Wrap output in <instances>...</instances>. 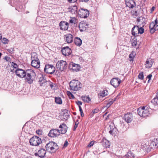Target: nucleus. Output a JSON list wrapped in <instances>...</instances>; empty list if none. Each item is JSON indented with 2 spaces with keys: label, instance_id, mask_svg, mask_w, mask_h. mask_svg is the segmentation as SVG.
Segmentation results:
<instances>
[{
  "label": "nucleus",
  "instance_id": "obj_13",
  "mask_svg": "<svg viewBox=\"0 0 158 158\" xmlns=\"http://www.w3.org/2000/svg\"><path fill=\"white\" fill-rule=\"evenodd\" d=\"M137 21L139 22L140 27H143L146 24V19L142 16L137 19Z\"/></svg>",
  "mask_w": 158,
  "mask_h": 158
},
{
  "label": "nucleus",
  "instance_id": "obj_43",
  "mask_svg": "<svg viewBox=\"0 0 158 158\" xmlns=\"http://www.w3.org/2000/svg\"><path fill=\"white\" fill-rule=\"evenodd\" d=\"M2 42L4 44H6L8 43V40L7 39L3 38L2 40Z\"/></svg>",
  "mask_w": 158,
  "mask_h": 158
},
{
  "label": "nucleus",
  "instance_id": "obj_7",
  "mask_svg": "<svg viewBox=\"0 0 158 158\" xmlns=\"http://www.w3.org/2000/svg\"><path fill=\"white\" fill-rule=\"evenodd\" d=\"M121 82V80L118 77L112 78L110 81V84L115 88L118 87Z\"/></svg>",
  "mask_w": 158,
  "mask_h": 158
},
{
  "label": "nucleus",
  "instance_id": "obj_28",
  "mask_svg": "<svg viewBox=\"0 0 158 158\" xmlns=\"http://www.w3.org/2000/svg\"><path fill=\"white\" fill-rule=\"evenodd\" d=\"M155 139H154V140L152 141H150L149 143V146L151 148H153V147L156 148V141L155 140Z\"/></svg>",
  "mask_w": 158,
  "mask_h": 158
},
{
  "label": "nucleus",
  "instance_id": "obj_33",
  "mask_svg": "<svg viewBox=\"0 0 158 158\" xmlns=\"http://www.w3.org/2000/svg\"><path fill=\"white\" fill-rule=\"evenodd\" d=\"M113 103V100L110 99L109 100L108 102L106 103V107L109 108Z\"/></svg>",
  "mask_w": 158,
  "mask_h": 158
},
{
  "label": "nucleus",
  "instance_id": "obj_25",
  "mask_svg": "<svg viewBox=\"0 0 158 158\" xmlns=\"http://www.w3.org/2000/svg\"><path fill=\"white\" fill-rule=\"evenodd\" d=\"M47 81V80L45 79L44 77H40L39 79V82H40V84L41 86L45 85V83H46Z\"/></svg>",
  "mask_w": 158,
  "mask_h": 158
},
{
  "label": "nucleus",
  "instance_id": "obj_4",
  "mask_svg": "<svg viewBox=\"0 0 158 158\" xmlns=\"http://www.w3.org/2000/svg\"><path fill=\"white\" fill-rule=\"evenodd\" d=\"M143 27L141 26L139 27L138 26H134L131 30L132 35L135 36H136L138 33L143 34L144 32V29Z\"/></svg>",
  "mask_w": 158,
  "mask_h": 158
},
{
  "label": "nucleus",
  "instance_id": "obj_5",
  "mask_svg": "<svg viewBox=\"0 0 158 158\" xmlns=\"http://www.w3.org/2000/svg\"><path fill=\"white\" fill-rule=\"evenodd\" d=\"M29 142L31 145L37 146L41 143L42 140L41 139L38 137L33 136L30 139Z\"/></svg>",
  "mask_w": 158,
  "mask_h": 158
},
{
  "label": "nucleus",
  "instance_id": "obj_57",
  "mask_svg": "<svg viewBox=\"0 0 158 158\" xmlns=\"http://www.w3.org/2000/svg\"><path fill=\"white\" fill-rule=\"evenodd\" d=\"M77 1V0H68V1L69 2L73 3Z\"/></svg>",
  "mask_w": 158,
  "mask_h": 158
},
{
  "label": "nucleus",
  "instance_id": "obj_53",
  "mask_svg": "<svg viewBox=\"0 0 158 158\" xmlns=\"http://www.w3.org/2000/svg\"><path fill=\"white\" fill-rule=\"evenodd\" d=\"M54 143H56L52 141L50 142V145L54 147V146H55V145L54 144Z\"/></svg>",
  "mask_w": 158,
  "mask_h": 158
},
{
  "label": "nucleus",
  "instance_id": "obj_6",
  "mask_svg": "<svg viewBox=\"0 0 158 158\" xmlns=\"http://www.w3.org/2000/svg\"><path fill=\"white\" fill-rule=\"evenodd\" d=\"M67 64L66 62L64 60L59 61L56 64L57 68L61 71H63L67 68Z\"/></svg>",
  "mask_w": 158,
  "mask_h": 158
},
{
  "label": "nucleus",
  "instance_id": "obj_34",
  "mask_svg": "<svg viewBox=\"0 0 158 158\" xmlns=\"http://www.w3.org/2000/svg\"><path fill=\"white\" fill-rule=\"evenodd\" d=\"M124 123H121V126L122 127V129H121V130L123 131H125L128 128V126H125Z\"/></svg>",
  "mask_w": 158,
  "mask_h": 158
},
{
  "label": "nucleus",
  "instance_id": "obj_17",
  "mask_svg": "<svg viewBox=\"0 0 158 158\" xmlns=\"http://www.w3.org/2000/svg\"><path fill=\"white\" fill-rule=\"evenodd\" d=\"M82 14V16L84 18H86L89 15V11L86 9H81L79 11Z\"/></svg>",
  "mask_w": 158,
  "mask_h": 158
},
{
  "label": "nucleus",
  "instance_id": "obj_21",
  "mask_svg": "<svg viewBox=\"0 0 158 158\" xmlns=\"http://www.w3.org/2000/svg\"><path fill=\"white\" fill-rule=\"evenodd\" d=\"M155 25L153 22L151 23L149 25L150 32L151 33H154L155 31Z\"/></svg>",
  "mask_w": 158,
  "mask_h": 158
},
{
  "label": "nucleus",
  "instance_id": "obj_41",
  "mask_svg": "<svg viewBox=\"0 0 158 158\" xmlns=\"http://www.w3.org/2000/svg\"><path fill=\"white\" fill-rule=\"evenodd\" d=\"M67 94L70 98L74 99L75 98L74 95L70 91H67Z\"/></svg>",
  "mask_w": 158,
  "mask_h": 158
},
{
  "label": "nucleus",
  "instance_id": "obj_47",
  "mask_svg": "<svg viewBox=\"0 0 158 158\" xmlns=\"http://www.w3.org/2000/svg\"><path fill=\"white\" fill-rule=\"evenodd\" d=\"M78 121H76L75 123V125H74V128H73V130L74 131H75L76 128H77V125H78Z\"/></svg>",
  "mask_w": 158,
  "mask_h": 158
},
{
  "label": "nucleus",
  "instance_id": "obj_9",
  "mask_svg": "<svg viewBox=\"0 0 158 158\" xmlns=\"http://www.w3.org/2000/svg\"><path fill=\"white\" fill-rule=\"evenodd\" d=\"M88 27V24L86 22H81L79 24V28L81 31H85Z\"/></svg>",
  "mask_w": 158,
  "mask_h": 158
},
{
  "label": "nucleus",
  "instance_id": "obj_30",
  "mask_svg": "<svg viewBox=\"0 0 158 158\" xmlns=\"http://www.w3.org/2000/svg\"><path fill=\"white\" fill-rule=\"evenodd\" d=\"M55 102L56 103L59 104H61L62 103L61 99L60 97H55Z\"/></svg>",
  "mask_w": 158,
  "mask_h": 158
},
{
  "label": "nucleus",
  "instance_id": "obj_46",
  "mask_svg": "<svg viewBox=\"0 0 158 158\" xmlns=\"http://www.w3.org/2000/svg\"><path fill=\"white\" fill-rule=\"evenodd\" d=\"M94 143V141H92L89 143V144L88 145V147H91L93 146Z\"/></svg>",
  "mask_w": 158,
  "mask_h": 158
},
{
  "label": "nucleus",
  "instance_id": "obj_37",
  "mask_svg": "<svg viewBox=\"0 0 158 158\" xmlns=\"http://www.w3.org/2000/svg\"><path fill=\"white\" fill-rule=\"evenodd\" d=\"M52 70V72H50V74H53L55 71V68L52 65L50 64V71Z\"/></svg>",
  "mask_w": 158,
  "mask_h": 158
},
{
  "label": "nucleus",
  "instance_id": "obj_42",
  "mask_svg": "<svg viewBox=\"0 0 158 158\" xmlns=\"http://www.w3.org/2000/svg\"><path fill=\"white\" fill-rule=\"evenodd\" d=\"M138 77L139 79L141 80H143L144 77L143 73V72L140 73L138 75Z\"/></svg>",
  "mask_w": 158,
  "mask_h": 158
},
{
  "label": "nucleus",
  "instance_id": "obj_12",
  "mask_svg": "<svg viewBox=\"0 0 158 158\" xmlns=\"http://www.w3.org/2000/svg\"><path fill=\"white\" fill-rule=\"evenodd\" d=\"M126 6L130 8H133L135 6V3L134 0H125Z\"/></svg>",
  "mask_w": 158,
  "mask_h": 158
},
{
  "label": "nucleus",
  "instance_id": "obj_10",
  "mask_svg": "<svg viewBox=\"0 0 158 158\" xmlns=\"http://www.w3.org/2000/svg\"><path fill=\"white\" fill-rule=\"evenodd\" d=\"M59 26L61 30L65 31L68 30L69 24L65 21H62L60 23Z\"/></svg>",
  "mask_w": 158,
  "mask_h": 158
},
{
  "label": "nucleus",
  "instance_id": "obj_32",
  "mask_svg": "<svg viewBox=\"0 0 158 158\" xmlns=\"http://www.w3.org/2000/svg\"><path fill=\"white\" fill-rule=\"evenodd\" d=\"M50 87L53 90H55L57 88V87L56 84L53 83L51 82H50Z\"/></svg>",
  "mask_w": 158,
  "mask_h": 158
},
{
  "label": "nucleus",
  "instance_id": "obj_60",
  "mask_svg": "<svg viewBox=\"0 0 158 158\" xmlns=\"http://www.w3.org/2000/svg\"><path fill=\"white\" fill-rule=\"evenodd\" d=\"M157 22H158L157 18H156V19L155 20V22H154V24L156 25L157 24Z\"/></svg>",
  "mask_w": 158,
  "mask_h": 158
},
{
  "label": "nucleus",
  "instance_id": "obj_61",
  "mask_svg": "<svg viewBox=\"0 0 158 158\" xmlns=\"http://www.w3.org/2000/svg\"><path fill=\"white\" fill-rule=\"evenodd\" d=\"M10 51H9L11 53H12V51H13V49H12L11 48V49H9V50Z\"/></svg>",
  "mask_w": 158,
  "mask_h": 158
},
{
  "label": "nucleus",
  "instance_id": "obj_55",
  "mask_svg": "<svg viewBox=\"0 0 158 158\" xmlns=\"http://www.w3.org/2000/svg\"><path fill=\"white\" fill-rule=\"evenodd\" d=\"M49 144V143H48L47 144H46V145L45 146L46 148V149L47 150H49V148L48 146V144Z\"/></svg>",
  "mask_w": 158,
  "mask_h": 158
},
{
  "label": "nucleus",
  "instance_id": "obj_58",
  "mask_svg": "<svg viewBox=\"0 0 158 158\" xmlns=\"http://www.w3.org/2000/svg\"><path fill=\"white\" fill-rule=\"evenodd\" d=\"M155 8V7L153 6L152 8L151 9V13H152V12L154 10Z\"/></svg>",
  "mask_w": 158,
  "mask_h": 158
},
{
  "label": "nucleus",
  "instance_id": "obj_63",
  "mask_svg": "<svg viewBox=\"0 0 158 158\" xmlns=\"http://www.w3.org/2000/svg\"><path fill=\"white\" fill-rule=\"evenodd\" d=\"M81 113V117H83L84 116V113H83V112H80Z\"/></svg>",
  "mask_w": 158,
  "mask_h": 158
},
{
  "label": "nucleus",
  "instance_id": "obj_19",
  "mask_svg": "<svg viewBox=\"0 0 158 158\" xmlns=\"http://www.w3.org/2000/svg\"><path fill=\"white\" fill-rule=\"evenodd\" d=\"M40 62L39 60L31 61V65L34 68L36 69L39 68L40 67Z\"/></svg>",
  "mask_w": 158,
  "mask_h": 158
},
{
  "label": "nucleus",
  "instance_id": "obj_36",
  "mask_svg": "<svg viewBox=\"0 0 158 158\" xmlns=\"http://www.w3.org/2000/svg\"><path fill=\"white\" fill-rule=\"evenodd\" d=\"M135 52H132L129 55V57L130 58V61H132L133 60V58L135 56Z\"/></svg>",
  "mask_w": 158,
  "mask_h": 158
},
{
  "label": "nucleus",
  "instance_id": "obj_14",
  "mask_svg": "<svg viewBox=\"0 0 158 158\" xmlns=\"http://www.w3.org/2000/svg\"><path fill=\"white\" fill-rule=\"evenodd\" d=\"M59 127L61 129L59 130V133L62 134L66 133L67 130V127L64 123H63L60 125Z\"/></svg>",
  "mask_w": 158,
  "mask_h": 158
},
{
  "label": "nucleus",
  "instance_id": "obj_11",
  "mask_svg": "<svg viewBox=\"0 0 158 158\" xmlns=\"http://www.w3.org/2000/svg\"><path fill=\"white\" fill-rule=\"evenodd\" d=\"M62 54L65 56H68L71 53V49L68 46L64 47L61 50Z\"/></svg>",
  "mask_w": 158,
  "mask_h": 158
},
{
  "label": "nucleus",
  "instance_id": "obj_16",
  "mask_svg": "<svg viewBox=\"0 0 158 158\" xmlns=\"http://www.w3.org/2000/svg\"><path fill=\"white\" fill-rule=\"evenodd\" d=\"M73 36L70 34H67L65 35L64 39L66 40V42L68 43L72 42L73 41Z\"/></svg>",
  "mask_w": 158,
  "mask_h": 158
},
{
  "label": "nucleus",
  "instance_id": "obj_50",
  "mask_svg": "<svg viewBox=\"0 0 158 158\" xmlns=\"http://www.w3.org/2000/svg\"><path fill=\"white\" fill-rule=\"evenodd\" d=\"M68 144L69 143H68V142L67 140H66L64 145V147H66L68 146Z\"/></svg>",
  "mask_w": 158,
  "mask_h": 158
},
{
  "label": "nucleus",
  "instance_id": "obj_40",
  "mask_svg": "<svg viewBox=\"0 0 158 158\" xmlns=\"http://www.w3.org/2000/svg\"><path fill=\"white\" fill-rule=\"evenodd\" d=\"M109 127H110V130L109 131V133H110L111 135L113 134L114 133V130H115V129H114L113 126L112 127V128H111V127L110 126Z\"/></svg>",
  "mask_w": 158,
  "mask_h": 158
},
{
  "label": "nucleus",
  "instance_id": "obj_52",
  "mask_svg": "<svg viewBox=\"0 0 158 158\" xmlns=\"http://www.w3.org/2000/svg\"><path fill=\"white\" fill-rule=\"evenodd\" d=\"M76 103L78 105L80 106L81 105H82V102L80 101H78L77 102H76Z\"/></svg>",
  "mask_w": 158,
  "mask_h": 158
},
{
  "label": "nucleus",
  "instance_id": "obj_31",
  "mask_svg": "<svg viewBox=\"0 0 158 158\" xmlns=\"http://www.w3.org/2000/svg\"><path fill=\"white\" fill-rule=\"evenodd\" d=\"M49 64H47L45 65L44 68V71L45 73H46L47 74H49Z\"/></svg>",
  "mask_w": 158,
  "mask_h": 158
},
{
  "label": "nucleus",
  "instance_id": "obj_62",
  "mask_svg": "<svg viewBox=\"0 0 158 158\" xmlns=\"http://www.w3.org/2000/svg\"><path fill=\"white\" fill-rule=\"evenodd\" d=\"M155 31L157 30H158V25L156 26L155 25Z\"/></svg>",
  "mask_w": 158,
  "mask_h": 158
},
{
  "label": "nucleus",
  "instance_id": "obj_54",
  "mask_svg": "<svg viewBox=\"0 0 158 158\" xmlns=\"http://www.w3.org/2000/svg\"><path fill=\"white\" fill-rule=\"evenodd\" d=\"M4 59L6 60V61H9L10 60V58L8 56H5Z\"/></svg>",
  "mask_w": 158,
  "mask_h": 158
},
{
  "label": "nucleus",
  "instance_id": "obj_56",
  "mask_svg": "<svg viewBox=\"0 0 158 158\" xmlns=\"http://www.w3.org/2000/svg\"><path fill=\"white\" fill-rule=\"evenodd\" d=\"M155 140L156 141V143H156V148H157L158 147V140H157L156 139Z\"/></svg>",
  "mask_w": 158,
  "mask_h": 158
},
{
  "label": "nucleus",
  "instance_id": "obj_22",
  "mask_svg": "<svg viewBox=\"0 0 158 158\" xmlns=\"http://www.w3.org/2000/svg\"><path fill=\"white\" fill-rule=\"evenodd\" d=\"M102 144L104 147L109 148L110 146L109 141L105 138H103L102 141Z\"/></svg>",
  "mask_w": 158,
  "mask_h": 158
},
{
  "label": "nucleus",
  "instance_id": "obj_29",
  "mask_svg": "<svg viewBox=\"0 0 158 158\" xmlns=\"http://www.w3.org/2000/svg\"><path fill=\"white\" fill-rule=\"evenodd\" d=\"M55 145L54 147L52 146L50 147V150L52 151V152H55L58 149V147L56 143H54Z\"/></svg>",
  "mask_w": 158,
  "mask_h": 158
},
{
  "label": "nucleus",
  "instance_id": "obj_27",
  "mask_svg": "<svg viewBox=\"0 0 158 158\" xmlns=\"http://www.w3.org/2000/svg\"><path fill=\"white\" fill-rule=\"evenodd\" d=\"M81 98L83 101L84 102H86L87 103H89V102L91 101L90 98L88 96H82Z\"/></svg>",
  "mask_w": 158,
  "mask_h": 158
},
{
  "label": "nucleus",
  "instance_id": "obj_18",
  "mask_svg": "<svg viewBox=\"0 0 158 158\" xmlns=\"http://www.w3.org/2000/svg\"><path fill=\"white\" fill-rule=\"evenodd\" d=\"M153 63V59L151 58L148 59L145 63L146 67L147 68H150L152 66Z\"/></svg>",
  "mask_w": 158,
  "mask_h": 158
},
{
  "label": "nucleus",
  "instance_id": "obj_49",
  "mask_svg": "<svg viewBox=\"0 0 158 158\" xmlns=\"http://www.w3.org/2000/svg\"><path fill=\"white\" fill-rule=\"evenodd\" d=\"M152 77V75L151 74H150L149 75H148L147 77V78H148L149 79V80L148 81V82L149 83V81L151 79V77Z\"/></svg>",
  "mask_w": 158,
  "mask_h": 158
},
{
  "label": "nucleus",
  "instance_id": "obj_45",
  "mask_svg": "<svg viewBox=\"0 0 158 158\" xmlns=\"http://www.w3.org/2000/svg\"><path fill=\"white\" fill-rule=\"evenodd\" d=\"M42 131L41 130H38L36 131V133L37 134L39 135H42Z\"/></svg>",
  "mask_w": 158,
  "mask_h": 158
},
{
  "label": "nucleus",
  "instance_id": "obj_48",
  "mask_svg": "<svg viewBox=\"0 0 158 158\" xmlns=\"http://www.w3.org/2000/svg\"><path fill=\"white\" fill-rule=\"evenodd\" d=\"M12 66H13V67L15 68H16L17 67V65L16 63L14 62H12L11 64Z\"/></svg>",
  "mask_w": 158,
  "mask_h": 158
},
{
  "label": "nucleus",
  "instance_id": "obj_20",
  "mask_svg": "<svg viewBox=\"0 0 158 158\" xmlns=\"http://www.w3.org/2000/svg\"><path fill=\"white\" fill-rule=\"evenodd\" d=\"M72 66L71 69L74 71H78L80 69V66L78 64L72 63L70 64V66Z\"/></svg>",
  "mask_w": 158,
  "mask_h": 158
},
{
  "label": "nucleus",
  "instance_id": "obj_3",
  "mask_svg": "<svg viewBox=\"0 0 158 158\" xmlns=\"http://www.w3.org/2000/svg\"><path fill=\"white\" fill-rule=\"evenodd\" d=\"M138 113L140 117H145L150 114L148 108L146 106L139 108L138 109Z\"/></svg>",
  "mask_w": 158,
  "mask_h": 158
},
{
  "label": "nucleus",
  "instance_id": "obj_15",
  "mask_svg": "<svg viewBox=\"0 0 158 158\" xmlns=\"http://www.w3.org/2000/svg\"><path fill=\"white\" fill-rule=\"evenodd\" d=\"M59 130L52 129L50 130V137H54L59 135Z\"/></svg>",
  "mask_w": 158,
  "mask_h": 158
},
{
  "label": "nucleus",
  "instance_id": "obj_26",
  "mask_svg": "<svg viewBox=\"0 0 158 158\" xmlns=\"http://www.w3.org/2000/svg\"><path fill=\"white\" fill-rule=\"evenodd\" d=\"M31 59L32 60H39V59L37 57V56L35 52H33L31 54Z\"/></svg>",
  "mask_w": 158,
  "mask_h": 158
},
{
  "label": "nucleus",
  "instance_id": "obj_44",
  "mask_svg": "<svg viewBox=\"0 0 158 158\" xmlns=\"http://www.w3.org/2000/svg\"><path fill=\"white\" fill-rule=\"evenodd\" d=\"M99 111V109L98 108H96L92 111V113L93 114H95L98 113Z\"/></svg>",
  "mask_w": 158,
  "mask_h": 158
},
{
  "label": "nucleus",
  "instance_id": "obj_38",
  "mask_svg": "<svg viewBox=\"0 0 158 158\" xmlns=\"http://www.w3.org/2000/svg\"><path fill=\"white\" fill-rule=\"evenodd\" d=\"M131 44L132 46H135L137 44L136 40L135 38L133 39L131 41Z\"/></svg>",
  "mask_w": 158,
  "mask_h": 158
},
{
  "label": "nucleus",
  "instance_id": "obj_23",
  "mask_svg": "<svg viewBox=\"0 0 158 158\" xmlns=\"http://www.w3.org/2000/svg\"><path fill=\"white\" fill-rule=\"evenodd\" d=\"M108 94V91L107 90H101L98 94L99 96L102 97H104L107 96Z\"/></svg>",
  "mask_w": 158,
  "mask_h": 158
},
{
  "label": "nucleus",
  "instance_id": "obj_8",
  "mask_svg": "<svg viewBox=\"0 0 158 158\" xmlns=\"http://www.w3.org/2000/svg\"><path fill=\"white\" fill-rule=\"evenodd\" d=\"M123 119L127 123H130L133 119V116L132 113H128L125 114Z\"/></svg>",
  "mask_w": 158,
  "mask_h": 158
},
{
  "label": "nucleus",
  "instance_id": "obj_51",
  "mask_svg": "<svg viewBox=\"0 0 158 158\" xmlns=\"http://www.w3.org/2000/svg\"><path fill=\"white\" fill-rule=\"evenodd\" d=\"M134 12V11L132 12V15L137 16L138 15L137 11H135V12Z\"/></svg>",
  "mask_w": 158,
  "mask_h": 158
},
{
  "label": "nucleus",
  "instance_id": "obj_35",
  "mask_svg": "<svg viewBox=\"0 0 158 158\" xmlns=\"http://www.w3.org/2000/svg\"><path fill=\"white\" fill-rule=\"evenodd\" d=\"M151 103L155 106H158V99L157 98H155L152 101Z\"/></svg>",
  "mask_w": 158,
  "mask_h": 158
},
{
  "label": "nucleus",
  "instance_id": "obj_64",
  "mask_svg": "<svg viewBox=\"0 0 158 158\" xmlns=\"http://www.w3.org/2000/svg\"><path fill=\"white\" fill-rule=\"evenodd\" d=\"M89 0H82V1L84 2H87L89 1Z\"/></svg>",
  "mask_w": 158,
  "mask_h": 158
},
{
  "label": "nucleus",
  "instance_id": "obj_59",
  "mask_svg": "<svg viewBox=\"0 0 158 158\" xmlns=\"http://www.w3.org/2000/svg\"><path fill=\"white\" fill-rule=\"evenodd\" d=\"M79 111H80V112H83V110L81 108V107L80 106H79Z\"/></svg>",
  "mask_w": 158,
  "mask_h": 158
},
{
  "label": "nucleus",
  "instance_id": "obj_1",
  "mask_svg": "<svg viewBox=\"0 0 158 158\" xmlns=\"http://www.w3.org/2000/svg\"><path fill=\"white\" fill-rule=\"evenodd\" d=\"M15 73L17 76L20 77H26L25 80L29 84L33 82V76L35 75V73L31 69H27L25 71L22 69H18Z\"/></svg>",
  "mask_w": 158,
  "mask_h": 158
},
{
  "label": "nucleus",
  "instance_id": "obj_2",
  "mask_svg": "<svg viewBox=\"0 0 158 158\" xmlns=\"http://www.w3.org/2000/svg\"><path fill=\"white\" fill-rule=\"evenodd\" d=\"M82 84L78 80H73L69 83L70 89L73 91H77L81 89Z\"/></svg>",
  "mask_w": 158,
  "mask_h": 158
},
{
  "label": "nucleus",
  "instance_id": "obj_24",
  "mask_svg": "<svg viewBox=\"0 0 158 158\" xmlns=\"http://www.w3.org/2000/svg\"><path fill=\"white\" fill-rule=\"evenodd\" d=\"M74 43L77 46H80L81 45L82 41L80 38L76 37L74 39Z\"/></svg>",
  "mask_w": 158,
  "mask_h": 158
},
{
  "label": "nucleus",
  "instance_id": "obj_39",
  "mask_svg": "<svg viewBox=\"0 0 158 158\" xmlns=\"http://www.w3.org/2000/svg\"><path fill=\"white\" fill-rule=\"evenodd\" d=\"M76 22V19L75 18H71L69 20V22L70 23L75 24Z\"/></svg>",
  "mask_w": 158,
  "mask_h": 158
}]
</instances>
